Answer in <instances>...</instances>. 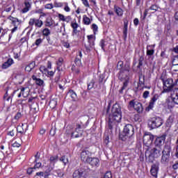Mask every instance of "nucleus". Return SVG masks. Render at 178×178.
<instances>
[{"label": "nucleus", "instance_id": "72a5a7b5", "mask_svg": "<svg viewBox=\"0 0 178 178\" xmlns=\"http://www.w3.org/2000/svg\"><path fill=\"white\" fill-rule=\"evenodd\" d=\"M26 131H27V129H25V130H24L23 129V127H22V126H18L16 128L17 133H20L21 134H23V133H26Z\"/></svg>", "mask_w": 178, "mask_h": 178}, {"label": "nucleus", "instance_id": "ea45409f", "mask_svg": "<svg viewBox=\"0 0 178 178\" xmlns=\"http://www.w3.org/2000/svg\"><path fill=\"white\" fill-rule=\"evenodd\" d=\"M56 65L58 66L57 69L59 70V67H60V66L63 65V58H58V60L57 61Z\"/></svg>", "mask_w": 178, "mask_h": 178}, {"label": "nucleus", "instance_id": "20e7f679", "mask_svg": "<svg viewBox=\"0 0 178 178\" xmlns=\"http://www.w3.org/2000/svg\"><path fill=\"white\" fill-rule=\"evenodd\" d=\"M172 151V147L169 145H165L162 150V156L161 159V163L162 165H168L169 163V159L170 158V152Z\"/></svg>", "mask_w": 178, "mask_h": 178}, {"label": "nucleus", "instance_id": "8fccbe9b", "mask_svg": "<svg viewBox=\"0 0 178 178\" xmlns=\"http://www.w3.org/2000/svg\"><path fill=\"white\" fill-rule=\"evenodd\" d=\"M35 22H36L35 19L34 18L31 19L29 22V26H34V24H35Z\"/></svg>", "mask_w": 178, "mask_h": 178}, {"label": "nucleus", "instance_id": "e433bc0d", "mask_svg": "<svg viewBox=\"0 0 178 178\" xmlns=\"http://www.w3.org/2000/svg\"><path fill=\"white\" fill-rule=\"evenodd\" d=\"M94 84H95V81L92 79L90 82L88 83V90H92V88H94Z\"/></svg>", "mask_w": 178, "mask_h": 178}, {"label": "nucleus", "instance_id": "f8f14e48", "mask_svg": "<svg viewBox=\"0 0 178 178\" xmlns=\"http://www.w3.org/2000/svg\"><path fill=\"white\" fill-rule=\"evenodd\" d=\"M166 140V135H162L161 136H159L156 138L154 141V145L157 148H161L163 144H165V141Z\"/></svg>", "mask_w": 178, "mask_h": 178}, {"label": "nucleus", "instance_id": "7c9ffc66", "mask_svg": "<svg viewBox=\"0 0 178 178\" xmlns=\"http://www.w3.org/2000/svg\"><path fill=\"white\" fill-rule=\"evenodd\" d=\"M83 22L86 26L91 24V20L90 19V18L88 17H87V15L83 16Z\"/></svg>", "mask_w": 178, "mask_h": 178}, {"label": "nucleus", "instance_id": "a211bd4d", "mask_svg": "<svg viewBox=\"0 0 178 178\" xmlns=\"http://www.w3.org/2000/svg\"><path fill=\"white\" fill-rule=\"evenodd\" d=\"M159 98V96L158 95H154L152 99L149 102V106L146 108V111H149V109H152L154 108V105L155 102H156V100H158Z\"/></svg>", "mask_w": 178, "mask_h": 178}, {"label": "nucleus", "instance_id": "473e14b6", "mask_svg": "<svg viewBox=\"0 0 178 178\" xmlns=\"http://www.w3.org/2000/svg\"><path fill=\"white\" fill-rule=\"evenodd\" d=\"M8 19L12 22V24H13V26H16V23H19V19L13 17L12 16H9Z\"/></svg>", "mask_w": 178, "mask_h": 178}, {"label": "nucleus", "instance_id": "680f3d73", "mask_svg": "<svg viewBox=\"0 0 178 178\" xmlns=\"http://www.w3.org/2000/svg\"><path fill=\"white\" fill-rule=\"evenodd\" d=\"M70 20H72V17L70 16L65 17L64 19V22H66V23H69Z\"/></svg>", "mask_w": 178, "mask_h": 178}, {"label": "nucleus", "instance_id": "79ce46f5", "mask_svg": "<svg viewBox=\"0 0 178 178\" xmlns=\"http://www.w3.org/2000/svg\"><path fill=\"white\" fill-rule=\"evenodd\" d=\"M69 94L71 96V97L72 98V99H76V98H77V95L76 94V92L74 91L70 90Z\"/></svg>", "mask_w": 178, "mask_h": 178}, {"label": "nucleus", "instance_id": "09e8293b", "mask_svg": "<svg viewBox=\"0 0 178 178\" xmlns=\"http://www.w3.org/2000/svg\"><path fill=\"white\" fill-rule=\"evenodd\" d=\"M45 9H54V5L52 3H47L44 6Z\"/></svg>", "mask_w": 178, "mask_h": 178}, {"label": "nucleus", "instance_id": "c756f323", "mask_svg": "<svg viewBox=\"0 0 178 178\" xmlns=\"http://www.w3.org/2000/svg\"><path fill=\"white\" fill-rule=\"evenodd\" d=\"M114 10L118 16H123V10L118 6H115Z\"/></svg>", "mask_w": 178, "mask_h": 178}, {"label": "nucleus", "instance_id": "69168bd1", "mask_svg": "<svg viewBox=\"0 0 178 178\" xmlns=\"http://www.w3.org/2000/svg\"><path fill=\"white\" fill-rule=\"evenodd\" d=\"M104 144H106V145H108V144H109V136H106L105 137Z\"/></svg>", "mask_w": 178, "mask_h": 178}, {"label": "nucleus", "instance_id": "4d7b16f0", "mask_svg": "<svg viewBox=\"0 0 178 178\" xmlns=\"http://www.w3.org/2000/svg\"><path fill=\"white\" fill-rule=\"evenodd\" d=\"M149 95V91L146 90L143 92V98H148V96Z\"/></svg>", "mask_w": 178, "mask_h": 178}, {"label": "nucleus", "instance_id": "49530a36", "mask_svg": "<svg viewBox=\"0 0 178 178\" xmlns=\"http://www.w3.org/2000/svg\"><path fill=\"white\" fill-rule=\"evenodd\" d=\"M35 165H34V167H33V169H40V168H41V166H42V163H40V162H35Z\"/></svg>", "mask_w": 178, "mask_h": 178}, {"label": "nucleus", "instance_id": "cd10ccee", "mask_svg": "<svg viewBox=\"0 0 178 178\" xmlns=\"http://www.w3.org/2000/svg\"><path fill=\"white\" fill-rule=\"evenodd\" d=\"M144 83H145V76L143 74H140L139 76V83H138V87L144 86Z\"/></svg>", "mask_w": 178, "mask_h": 178}, {"label": "nucleus", "instance_id": "423d86ee", "mask_svg": "<svg viewBox=\"0 0 178 178\" xmlns=\"http://www.w3.org/2000/svg\"><path fill=\"white\" fill-rule=\"evenodd\" d=\"M161 80L163 81V83L164 92H170V91H172V90H173V87H175V83H173V79H165V78L161 76Z\"/></svg>", "mask_w": 178, "mask_h": 178}, {"label": "nucleus", "instance_id": "ddd939ff", "mask_svg": "<svg viewBox=\"0 0 178 178\" xmlns=\"http://www.w3.org/2000/svg\"><path fill=\"white\" fill-rule=\"evenodd\" d=\"M158 172H159V163H155L152 165L151 169H150V173L153 177H158Z\"/></svg>", "mask_w": 178, "mask_h": 178}, {"label": "nucleus", "instance_id": "e2e57ef3", "mask_svg": "<svg viewBox=\"0 0 178 178\" xmlns=\"http://www.w3.org/2000/svg\"><path fill=\"white\" fill-rule=\"evenodd\" d=\"M58 17L59 19L61 20L62 22H65V15H62V14H58Z\"/></svg>", "mask_w": 178, "mask_h": 178}, {"label": "nucleus", "instance_id": "7ed1b4c3", "mask_svg": "<svg viewBox=\"0 0 178 178\" xmlns=\"http://www.w3.org/2000/svg\"><path fill=\"white\" fill-rule=\"evenodd\" d=\"M152 141H154V136L149 132L145 133L143 136V144L145 149V156H147L148 151H149L152 147Z\"/></svg>", "mask_w": 178, "mask_h": 178}, {"label": "nucleus", "instance_id": "c85d7f7f", "mask_svg": "<svg viewBox=\"0 0 178 178\" xmlns=\"http://www.w3.org/2000/svg\"><path fill=\"white\" fill-rule=\"evenodd\" d=\"M29 88H21V92H22V96L24 98H27V97H29Z\"/></svg>", "mask_w": 178, "mask_h": 178}, {"label": "nucleus", "instance_id": "774afa93", "mask_svg": "<svg viewBox=\"0 0 178 178\" xmlns=\"http://www.w3.org/2000/svg\"><path fill=\"white\" fill-rule=\"evenodd\" d=\"M138 23H140V21L138 20V18H135L134 19V26H138Z\"/></svg>", "mask_w": 178, "mask_h": 178}, {"label": "nucleus", "instance_id": "b1692460", "mask_svg": "<svg viewBox=\"0 0 178 178\" xmlns=\"http://www.w3.org/2000/svg\"><path fill=\"white\" fill-rule=\"evenodd\" d=\"M112 113H122V108H120V106L119 104H115L113 106L112 110H111Z\"/></svg>", "mask_w": 178, "mask_h": 178}, {"label": "nucleus", "instance_id": "052dcab7", "mask_svg": "<svg viewBox=\"0 0 178 178\" xmlns=\"http://www.w3.org/2000/svg\"><path fill=\"white\" fill-rule=\"evenodd\" d=\"M80 59L81 58L79 57H76L75 58V63H76V65H80V63H81V60Z\"/></svg>", "mask_w": 178, "mask_h": 178}, {"label": "nucleus", "instance_id": "6e6d98bb", "mask_svg": "<svg viewBox=\"0 0 178 178\" xmlns=\"http://www.w3.org/2000/svg\"><path fill=\"white\" fill-rule=\"evenodd\" d=\"M92 29L94 33H95V31H98V26H97V24H93L92 25Z\"/></svg>", "mask_w": 178, "mask_h": 178}, {"label": "nucleus", "instance_id": "aec40b11", "mask_svg": "<svg viewBox=\"0 0 178 178\" xmlns=\"http://www.w3.org/2000/svg\"><path fill=\"white\" fill-rule=\"evenodd\" d=\"M171 97L174 104L178 105V88L174 89L172 93H171Z\"/></svg>", "mask_w": 178, "mask_h": 178}, {"label": "nucleus", "instance_id": "de8ad7c7", "mask_svg": "<svg viewBox=\"0 0 178 178\" xmlns=\"http://www.w3.org/2000/svg\"><path fill=\"white\" fill-rule=\"evenodd\" d=\"M154 52H155V51L154 49H147V55L149 56H152V55H154Z\"/></svg>", "mask_w": 178, "mask_h": 178}, {"label": "nucleus", "instance_id": "6ab92c4d", "mask_svg": "<svg viewBox=\"0 0 178 178\" xmlns=\"http://www.w3.org/2000/svg\"><path fill=\"white\" fill-rule=\"evenodd\" d=\"M16 91L17 90H14L13 89H12L11 88H7L6 94L4 95V98H6V97H8L9 95L10 96L8 97L7 100L9 101V99H11L12 97H13V95H15V93L16 92Z\"/></svg>", "mask_w": 178, "mask_h": 178}, {"label": "nucleus", "instance_id": "9d476101", "mask_svg": "<svg viewBox=\"0 0 178 178\" xmlns=\"http://www.w3.org/2000/svg\"><path fill=\"white\" fill-rule=\"evenodd\" d=\"M88 43L85 44V48L87 52L91 51V49H93L94 45H95V39L94 38L93 35H88Z\"/></svg>", "mask_w": 178, "mask_h": 178}, {"label": "nucleus", "instance_id": "9b49d317", "mask_svg": "<svg viewBox=\"0 0 178 178\" xmlns=\"http://www.w3.org/2000/svg\"><path fill=\"white\" fill-rule=\"evenodd\" d=\"M148 152H150L149 156H153V158H159V156L162 155V150L161 149V147H151Z\"/></svg>", "mask_w": 178, "mask_h": 178}, {"label": "nucleus", "instance_id": "bb28decb", "mask_svg": "<svg viewBox=\"0 0 178 178\" xmlns=\"http://www.w3.org/2000/svg\"><path fill=\"white\" fill-rule=\"evenodd\" d=\"M45 26L46 27H51V26H54V19H52V17H48L46 19Z\"/></svg>", "mask_w": 178, "mask_h": 178}, {"label": "nucleus", "instance_id": "412c9836", "mask_svg": "<svg viewBox=\"0 0 178 178\" xmlns=\"http://www.w3.org/2000/svg\"><path fill=\"white\" fill-rule=\"evenodd\" d=\"M129 27V21L127 19H124L123 37L126 40L127 38V30Z\"/></svg>", "mask_w": 178, "mask_h": 178}, {"label": "nucleus", "instance_id": "a878e982", "mask_svg": "<svg viewBox=\"0 0 178 178\" xmlns=\"http://www.w3.org/2000/svg\"><path fill=\"white\" fill-rule=\"evenodd\" d=\"M34 67H35V62L32 61L25 67V71L30 72L31 70H33V69H34Z\"/></svg>", "mask_w": 178, "mask_h": 178}, {"label": "nucleus", "instance_id": "603ef678", "mask_svg": "<svg viewBox=\"0 0 178 178\" xmlns=\"http://www.w3.org/2000/svg\"><path fill=\"white\" fill-rule=\"evenodd\" d=\"M173 116H170L169 118L167 120V123L168 124H172V123H173Z\"/></svg>", "mask_w": 178, "mask_h": 178}, {"label": "nucleus", "instance_id": "39448f33", "mask_svg": "<svg viewBox=\"0 0 178 178\" xmlns=\"http://www.w3.org/2000/svg\"><path fill=\"white\" fill-rule=\"evenodd\" d=\"M84 129H86V126H84L83 122H81V124H76L74 131L71 134V138H79L80 137H83Z\"/></svg>", "mask_w": 178, "mask_h": 178}, {"label": "nucleus", "instance_id": "c03bdc74", "mask_svg": "<svg viewBox=\"0 0 178 178\" xmlns=\"http://www.w3.org/2000/svg\"><path fill=\"white\" fill-rule=\"evenodd\" d=\"M42 24H44V23L42 20L40 19H37L35 22V25L36 26V27H42Z\"/></svg>", "mask_w": 178, "mask_h": 178}, {"label": "nucleus", "instance_id": "864d4df0", "mask_svg": "<svg viewBox=\"0 0 178 178\" xmlns=\"http://www.w3.org/2000/svg\"><path fill=\"white\" fill-rule=\"evenodd\" d=\"M24 5H25V8H28L29 9H30V8H31V3H30V2L29 1H25Z\"/></svg>", "mask_w": 178, "mask_h": 178}, {"label": "nucleus", "instance_id": "a19ab883", "mask_svg": "<svg viewBox=\"0 0 178 178\" xmlns=\"http://www.w3.org/2000/svg\"><path fill=\"white\" fill-rule=\"evenodd\" d=\"M42 34H43V35L48 37V35H49V34H51V31H49V29L48 28H46L43 30Z\"/></svg>", "mask_w": 178, "mask_h": 178}, {"label": "nucleus", "instance_id": "0e129e2a", "mask_svg": "<svg viewBox=\"0 0 178 178\" xmlns=\"http://www.w3.org/2000/svg\"><path fill=\"white\" fill-rule=\"evenodd\" d=\"M21 118H22V113H17L15 116V119H16V120L20 119Z\"/></svg>", "mask_w": 178, "mask_h": 178}, {"label": "nucleus", "instance_id": "a18cd8bd", "mask_svg": "<svg viewBox=\"0 0 178 178\" xmlns=\"http://www.w3.org/2000/svg\"><path fill=\"white\" fill-rule=\"evenodd\" d=\"M56 134V127H52L50 130L49 134L50 136H55V134Z\"/></svg>", "mask_w": 178, "mask_h": 178}, {"label": "nucleus", "instance_id": "393cba45", "mask_svg": "<svg viewBox=\"0 0 178 178\" xmlns=\"http://www.w3.org/2000/svg\"><path fill=\"white\" fill-rule=\"evenodd\" d=\"M12 65H13V59L8 58L6 62L3 63L2 69H8V67L12 66Z\"/></svg>", "mask_w": 178, "mask_h": 178}, {"label": "nucleus", "instance_id": "4c0bfd02", "mask_svg": "<svg viewBox=\"0 0 178 178\" xmlns=\"http://www.w3.org/2000/svg\"><path fill=\"white\" fill-rule=\"evenodd\" d=\"M115 123H116L115 121H113V120H112V119L109 118L108 129H110V130H112V129H113V126L115 125Z\"/></svg>", "mask_w": 178, "mask_h": 178}, {"label": "nucleus", "instance_id": "58836bf2", "mask_svg": "<svg viewBox=\"0 0 178 178\" xmlns=\"http://www.w3.org/2000/svg\"><path fill=\"white\" fill-rule=\"evenodd\" d=\"M60 161L64 163V165H66V163H68L69 159L66 158L65 156H63L61 158H60Z\"/></svg>", "mask_w": 178, "mask_h": 178}, {"label": "nucleus", "instance_id": "5fc2aeb1", "mask_svg": "<svg viewBox=\"0 0 178 178\" xmlns=\"http://www.w3.org/2000/svg\"><path fill=\"white\" fill-rule=\"evenodd\" d=\"M56 173H57V175L58 177H63V176L65 175L63 172H62V171H60L59 170L56 171Z\"/></svg>", "mask_w": 178, "mask_h": 178}, {"label": "nucleus", "instance_id": "4468645a", "mask_svg": "<svg viewBox=\"0 0 178 178\" xmlns=\"http://www.w3.org/2000/svg\"><path fill=\"white\" fill-rule=\"evenodd\" d=\"M91 156V153L88 150H83L81 153V159L83 162L88 163V161H90V157Z\"/></svg>", "mask_w": 178, "mask_h": 178}, {"label": "nucleus", "instance_id": "f257e3e1", "mask_svg": "<svg viewBox=\"0 0 178 178\" xmlns=\"http://www.w3.org/2000/svg\"><path fill=\"white\" fill-rule=\"evenodd\" d=\"M129 72H130V66L125 65L124 69L120 71L118 74V78L120 81H124L123 86L119 90L120 94H123V90L127 88L129 86Z\"/></svg>", "mask_w": 178, "mask_h": 178}, {"label": "nucleus", "instance_id": "338daca9", "mask_svg": "<svg viewBox=\"0 0 178 178\" xmlns=\"http://www.w3.org/2000/svg\"><path fill=\"white\" fill-rule=\"evenodd\" d=\"M40 70L42 72V73H45V72H47V68L44 66H41L40 67Z\"/></svg>", "mask_w": 178, "mask_h": 178}, {"label": "nucleus", "instance_id": "6e6552de", "mask_svg": "<svg viewBox=\"0 0 178 178\" xmlns=\"http://www.w3.org/2000/svg\"><path fill=\"white\" fill-rule=\"evenodd\" d=\"M87 177V169L86 167L75 170L72 174L73 178H83Z\"/></svg>", "mask_w": 178, "mask_h": 178}, {"label": "nucleus", "instance_id": "2f4dec72", "mask_svg": "<svg viewBox=\"0 0 178 178\" xmlns=\"http://www.w3.org/2000/svg\"><path fill=\"white\" fill-rule=\"evenodd\" d=\"M149 10H154V12H158V10H161V7L158 5L153 4L149 7Z\"/></svg>", "mask_w": 178, "mask_h": 178}, {"label": "nucleus", "instance_id": "0eeeda50", "mask_svg": "<svg viewBox=\"0 0 178 178\" xmlns=\"http://www.w3.org/2000/svg\"><path fill=\"white\" fill-rule=\"evenodd\" d=\"M163 124V121L161 118H153L148 121V126L150 129H158Z\"/></svg>", "mask_w": 178, "mask_h": 178}, {"label": "nucleus", "instance_id": "4be33fe9", "mask_svg": "<svg viewBox=\"0 0 178 178\" xmlns=\"http://www.w3.org/2000/svg\"><path fill=\"white\" fill-rule=\"evenodd\" d=\"M32 79L35 81L37 86H39L40 87L44 86V80L37 78L35 75L32 76Z\"/></svg>", "mask_w": 178, "mask_h": 178}, {"label": "nucleus", "instance_id": "3c124183", "mask_svg": "<svg viewBox=\"0 0 178 178\" xmlns=\"http://www.w3.org/2000/svg\"><path fill=\"white\" fill-rule=\"evenodd\" d=\"M82 2L86 8H90V3H88V0H82Z\"/></svg>", "mask_w": 178, "mask_h": 178}, {"label": "nucleus", "instance_id": "bf43d9fd", "mask_svg": "<svg viewBox=\"0 0 178 178\" xmlns=\"http://www.w3.org/2000/svg\"><path fill=\"white\" fill-rule=\"evenodd\" d=\"M35 176H38L39 177H44V172H36Z\"/></svg>", "mask_w": 178, "mask_h": 178}, {"label": "nucleus", "instance_id": "13d9d810", "mask_svg": "<svg viewBox=\"0 0 178 178\" xmlns=\"http://www.w3.org/2000/svg\"><path fill=\"white\" fill-rule=\"evenodd\" d=\"M41 42H42V39L39 38L35 40V45L38 46V45H40V44H41Z\"/></svg>", "mask_w": 178, "mask_h": 178}, {"label": "nucleus", "instance_id": "f704fd0d", "mask_svg": "<svg viewBox=\"0 0 178 178\" xmlns=\"http://www.w3.org/2000/svg\"><path fill=\"white\" fill-rule=\"evenodd\" d=\"M117 69H118V70H120V72L124 69V67H123V61L120 60V61L118 62Z\"/></svg>", "mask_w": 178, "mask_h": 178}, {"label": "nucleus", "instance_id": "c9c22d12", "mask_svg": "<svg viewBox=\"0 0 178 178\" xmlns=\"http://www.w3.org/2000/svg\"><path fill=\"white\" fill-rule=\"evenodd\" d=\"M71 26L73 29V31L74 33H76L77 31V28L79 27V24H77V22H72L71 23Z\"/></svg>", "mask_w": 178, "mask_h": 178}, {"label": "nucleus", "instance_id": "37998d69", "mask_svg": "<svg viewBox=\"0 0 178 178\" xmlns=\"http://www.w3.org/2000/svg\"><path fill=\"white\" fill-rule=\"evenodd\" d=\"M100 47H101L102 49L105 51V47H106V41H105L104 40H102L100 41Z\"/></svg>", "mask_w": 178, "mask_h": 178}, {"label": "nucleus", "instance_id": "dca6fc26", "mask_svg": "<svg viewBox=\"0 0 178 178\" xmlns=\"http://www.w3.org/2000/svg\"><path fill=\"white\" fill-rule=\"evenodd\" d=\"M58 159V156L50 157L49 161H50V165H51L49 168L48 172H51V171L54 170V168H55V163H56Z\"/></svg>", "mask_w": 178, "mask_h": 178}, {"label": "nucleus", "instance_id": "f03ea898", "mask_svg": "<svg viewBox=\"0 0 178 178\" xmlns=\"http://www.w3.org/2000/svg\"><path fill=\"white\" fill-rule=\"evenodd\" d=\"M134 135V127L130 124H127L124 126L122 134L120 135V138L122 141H126L130 137H133Z\"/></svg>", "mask_w": 178, "mask_h": 178}, {"label": "nucleus", "instance_id": "5701e85b", "mask_svg": "<svg viewBox=\"0 0 178 178\" xmlns=\"http://www.w3.org/2000/svg\"><path fill=\"white\" fill-rule=\"evenodd\" d=\"M17 132L16 131V127L12 126L8 128L7 134L8 136H10L11 137H14L15 134Z\"/></svg>", "mask_w": 178, "mask_h": 178}, {"label": "nucleus", "instance_id": "2eb2a0df", "mask_svg": "<svg viewBox=\"0 0 178 178\" xmlns=\"http://www.w3.org/2000/svg\"><path fill=\"white\" fill-rule=\"evenodd\" d=\"M88 163L93 168H98V166H99V159L97 157H90Z\"/></svg>", "mask_w": 178, "mask_h": 178}, {"label": "nucleus", "instance_id": "1a4fd4ad", "mask_svg": "<svg viewBox=\"0 0 178 178\" xmlns=\"http://www.w3.org/2000/svg\"><path fill=\"white\" fill-rule=\"evenodd\" d=\"M129 106L133 108L138 112V113H141L144 111V108H143V104L136 100H131L129 102Z\"/></svg>", "mask_w": 178, "mask_h": 178}, {"label": "nucleus", "instance_id": "f3484780", "mask_svg": "<svg viewBox=\"0 0 178 178\" xmlns=\"http://www.w3.org/2000/svg\"><path fill=\"white\" fill-rule=\"evenodd\" d=\"M109 119H111V120L115 123H120L122 120V113H113Z\"/></svg>", "mask_w": 178, "mask_h": 178}]
</instances>
